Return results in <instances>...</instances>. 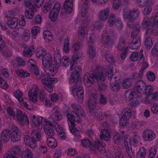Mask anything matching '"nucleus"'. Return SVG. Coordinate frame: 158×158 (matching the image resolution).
<instances>
[{"instance_id": "39448f33", "label": "nucleus", "mask_w": 158, "mask_h": 158, "mask_svg": "<svg viewBox=\"0 0 158 158\" xmlns=\"http://www.w3.org/2000/svg\"><path fill=\"white\" fill-rule=\"evenodd\" d=\"M70 61V59L68 56H64L62 57L59 51L55 52L54 62L56 67H59L60 64L64 67L69 66Z\"/></svg>"}, {"instance_id": "c756f323", "label": "nucleus", "mask_w": 158, "mask_h": 158, "mask_svg": "<svg viewBox=\"0 0 158 158\" xmlns=\"http://www.w3.org/2000/svg\"><path fill=\"white\" fill-rule=\"evenodd\" d=\"M18 19L17 18H14L11 20H9L7 24L10 27L15 28L18 25Z\"/></svg>"}, {"instance_id": "3c124183", "label": "nucleus", "mask_w": 158, "mask_h": 158, "mask_svg": "<svg viewBox=\"0 0 158 158\" xmlns=\"http://www.w3.org/2000/svg\"><path fill=\"white\" fill-rule=\"evenodd\" d=\"M79 77V75L73 73L69 77L70 81L71 82H72V81H73V82L77 83L79 81H78Z\"/></svg>"}, {"instance_id": "f3484780", "label": "nucleus", "mask_w": 158, "mask_h": 158, "mask_svg": "<svg viewBox=\"0 0 158 158\" xmlns=\"http://www.w3.org/2000/svg\"><path fill=\"white\" fill-rule=\"evenodd\" d=\"M141 45L140 37L138 36L136 39H132V43L130 45V48L132 49H137Z\"/></svg>"}, {"instance_id": "9d476101", "label": "nucleus", "mask_w": 158, "mask_h": 158, "mask_svg": "<svg viewBox=\"0 0 158 158\" xmlns=\"http://www.w3.org/2000/svg\"><path fill=\"white\" fill-rule=\"evenodd\" d=\"M10 131L11 140L13 142L19 141L20 139L21 135L18 128L16 126L13 125L10 129Z\"/></svg>"}, {"instance_id": "9b49d317", "label": "nucleus", "mask_w": 158, "mask_h": 158, "mask_svg": "<svg viewBox=\"0 0 158 158\" xmlns=\"http://www.w3.org/2000/svg\"><path fill=\"white\" fill-rule=\"evenodd\" d=\"M39 91V89L37 85L34 87L29 91L28 92V96L29 100L32 101L34 103L37 102V93Z\"/></svg>"}, {"instance_id": "4468645a", "label": "nucleus", "mask_w": 158, "mask_h": 158, "mask_svg": "<svg viewBox=\"0 0 158 158\" xmlns=\"http://www.w3.org/2000/svg\"><path fill=\"white\" fill-rule=\"evenodd\" d=\"M47 123L52 128H54L55 129L57 132L59 134L60 138L63 140L66 139V136L65 133L60 126L58 124L54 125V124L50 121H48Z\"/></svg>"}, {"instance_id": "37998d69", "label": "nucleus", "mask_w": 158, "mask_h": 158, "mask_svg": "<svg viewBox=\"0 0 158 158\" xmlns=\"http://www.w3.org/2000/svg\"><path fill=\"white\" fill-rule=\"evenodd\" d=\"M58 14V12H56L52 10L49 15V18L52 21L54 22L56 19Z\"/></svg>"}, {"instance_id": "b1692460", "label": "nucleus", "mask_w": 158, "mask_h": 158, "mask_svg": "<svg viewBox=\"0 0 158 158\" xmlns=\"http://www.w3.org/2000/svg\"><path fill=\"white\" fill-rule=\"evenodd\" d=\"M31 119V121L37 128L39 129H41L42 128V117H41L36 118L35 116H32Z\"/></svg>"}, {"instance_id": "09e8293b", "label": "nucleus", "mask_w": 158, "mask_h": 158, "mask_svg": "<svg viewBox=\"0 0 158 158\" xmlns=\"http://www.w3.org/2000/svg\"><path fill=\"white\" fill-rule=\"evenodd\" d=\"M121 4V0H113L112 8L114 10H117L120 6Z\"/></svg>"}, {"instance_id": "a19ab883", "label": "nucleus", "mask_w": 158, "mask_h": 158, "mask_svg": "<svg viewBox=\"0 0 158 158\" xmlns=\"http://www.w3.org/2000/svg\"><path fill=\"white\" fill-rule=\"evenodd\" d=\"M44 37L45 41L48 42L52 39V34L48 31H45L43 32Z\"/></svg>"}, {"instance_id": "a211bd4d", "label": "nucleus", "mask_w": 158, "mask_h": 158, "mask_svg": "<svg viewBox=\"0 0 158 158\" xmlns=\"http://www.w3.org/2000/svg\"><path fill=\"white\" fill-rule=\"evenodd\" d=\"M10 132L9 130L5 129L3 130L1 135V139L2 142H6L9 140L10 136Z\"/></svg>"}, {"instance_id": "0e129e2a", "label": "nucleus", "mask_w": 158, "mask_h": 158, "mask_svg": "<svg viewBox=\"0 0 158 158\" xmlns=\"http://www.w3.org/2000/svg\"><path fill=\"white\" fill-rule=\"evenodd\" d=\"M17 72L18 75L21 77H27L29 75L28 72H25L23 70H19Z\"/></svg>"}, {"instance_id": "680f3d73", "label": "nucleus", "mask_w": 158, "mask_h": 158, "mask_svg": "<svg viewBox=\"0 0 158 158\" xmlns=\"http://www.w3.org/2000/svg\"><path fill=\"white\" fill-rule=\"evenodd\" d=\"M123 115L131 118L132 116L131 110L129 108H125L123 110Z\"/></svg>"}, {"instance_id": "4d7b16f0", "label": "nucleus", "mask_w": 158, "mask_h": 158, "mask_svg": "<svg viewBox=\"0 0 158 158\" xmlns=\"http://www.w3.org/2000/svg\"><path fill=\"white\" fill-rule=\"evenodd\" d=\"M46 51L45 49L43 48H40L39 49L38 52L36 54V56L38 58H40L41 56H44L45 54Z\"/></svg>"}, {"instance_id": "393cba45", "label": "nucleus", "mask_w": 158, "mask_h": 158, "mask_svg": "<svg viewBox=\"0 0 158 158\" xmlns=\"http://www.w3.org/2000/svg\"><path fill=\"white\" fill-rule=\"evenodd\" d=\"M140 26L138 24L134 27L131 34V37L133 39H136L138 36L140 37L139 33L140 31Z\"/></svg>"}, {"instance_id": "dca6fc26", "label": "nucleus", "mask_w": 158, "mask_h": 158, "mask_svg": "<svg viewBox=\"0 0 158 158\" xmlns=\"http://www.w3.org/2000/svg\"><path fill=\"white\" fill-rule=\"evenodd\" d=\"M83 81L85 85L87 87L91 86L94 82V77L87 73L83 77Z\"/></svg>"}, {"instance_id": "c85d7f7f", "label": "nucleus", "mask_w": 158, "mask_h": 158, "mask_svg": "<svg viewBox=\"0 0 158 158\" xmlns=\"http://www.w3.org/2000/svg\"><path fill=\"white\" fill-rule=\"evenodd\" d=\"M46 125H44V129L45 134L48 136L51 137L54 135V132L52 128H51L48 125H49L46 123Z\"/></svg>"}, {"instance_id": "f03ea898", "label": "nucleus", "mask_w": 158, "mask_h": 158, "mask_svg": "<svg viewBox=\"0 0 158 158\" xmlns=\"http://www.w3.org/2000/svg\"><path fill=\"white\" fill-rule=\"evenodd\" d=\"M52 55L47 53L43 57L42 63L44 67L48 70V73L50 75L54 76L57 73V68L52 66Z\"/></svg>"}, {"instance_id": "4be33fe9", "label": "nucleus", "mask_w": 158, "mask_h": 158, "mask_svg": "<svg viewBox=\"0 0 158 158\" xmlns=\"http://www.w3.org/2000/svg\"><path fill=\"white\" fill-rule=\"evenodd\" d=\"M46 142L48 145L51 148H55L57 145V142L56 139L52 137H49L47 138Z\"/></svg>"}, {"instance_id": "5fc2aeb1", "label": "nucleus", "mask_w": 158, "mask_h": 158, "mask_svg": "<svg viewBox=\"0 0 158 158\" xmlns=\"http://www.w3.org/2000/svg\"><path fill=\"white\" fill-rule=\"evenodd\" d=\"M139 62L140 64H142L143 68L144 70L148 67V64L146 61L145 60L144 57L143 56H140Z\"/></svg>"}, {"instance_id": "e433bc0d", "label": "nucleus", "mask_w": 158, "mask_h": 158, "mask_svg": "<svg viewBox=\"0 0 158 158\" xmlns=\"http://www.w3.org/2000/svg\"><path fill=\"white\" fill-rule=\"evenodd\" d=\"M102 134L100 136L101 139H104L106 141L109 140V134L108 131L105 129H102L101 131Z\"/></svg>"}, {"instance_id": "338daca9", "label": "nucleus", "mask_w": 158, "mask_h": 158, "mask_svg": "<svg viewBox=\"0 0 158 158\" xmlns=\"http://www.w3.org/2000/svg\"><path fill=\"white\" fill-rule=\"evenodd\" d=\"M23 39L25 41H27L30 39V32L28 30H25L23 32Z\"/></svg>"}, {"instance_id": "0eeeda50", "label": "nucleus", "mask_w": 158, "mask_h": 158, "mask_svg": "<svg viewBox=\"0 0 158 158\" xmlns=\"http://www.w3.org/2000/svg\"><path fill=\"white\" fill-rule=\"evenodd\" d=\"M139 14V10L134 9L132 10L126 9L123 12V15L125 19L130 20H134L137 18Z\"/></svg>"}, {"instance_id": "aec40b11", "label": "nucleus", "mask_w": 158, "mask_h": 158, "mask_svg": "<svg viewBox=\"0 0 158 158\" xmlns=\"http://www.w3.org/2000/svg\"><path fill=\"white\" fill-rule=\"evenodd\" d=\"M109 15V8H106L100 12L98 15L99 19L101 21L106 20Z\"/></svg>"}, {"instance_id": "2eb2a0df", "label": "nucleus", "mask_w": 158, "mask_h": 158, "mask_svg": "<svg viewBox=\"0 0 158 158\" xmlns=\"http://www.w3.org/2000/svg\"><path fill=\"white\" fill-rule=\"evenodd\" d=\"M88 43V53L89 57L93 59L96 56V51L93 41L91 37H89Z\"/></svg>"}, {"instance_id": "052dcab7", "label": "nucleus", "mask_w": 158, "mask_h": 158, "mask_svg": "<svg viewBox=\"0 0 158 158\" xmlns=\"http://www.w3.org/2000/svg\"><path fill=\"white\" fill-rule=\"evenodd\" d=\"M147 76L148 80L152 81H154L156 77L154 73L151 71L147 73Z\"/></svg>"}, {"instance_id": "ddd939ff", "label": "nucleus", "mask_w": 158, "mask_h": 158, "mask_svg": "<svg viewBox=\"0 0 158 158\" xmlns=\"http://www.w3.org/2000/svg\"><path fill=\"white\" fill-rule=\"evenodd\" d=\"M97 97L98 95L95 93H93L91 94L88 102V106L90 110H93L95 108Z\"/></svg>"}, {"instance_id": "bb28decb", "label": "nucleus", "mask_w": 158, "mask_h": 158, "mask_svg": "<svg viewBox=\"0 0 158 158\" xmlns=\"http://www.w3.org/2000/svg\"><path fill=\"white\" fill-rule=\"evenodd\" d=\"M31 137L36 141H39L42 137L41 134L38 131L34 130L31 132Z\"/></svg>"}, {"instance_id": "72a5a7b5", "label": "nucleus", "mask_w": 158, "mask_h": 158, "mask_svg": "<svg viewBox=\"0 0 158 158\" xmlns=\"http://www.w3.org/2000/svg\"><path fill=\"white\" fill-rule=\"evenodd\" d=\"M130 118L123 115L120 118L119 124L122 126H125L129 123V120Z\"/></svg>"}, {"instance_id": "6ab92c4d", "label": "nucleus", "mask_w": 158, "mask_h": 158, "mask_svg": "<svg viewBox=\"0 0 158 158\" xmlns=\"http://www.w3.org/2000/svg\"><path fill=\"white\" fill-rule=\"evenodd\" d=\"M24 141L25 144L31 148H34L36 146L35 140L31 137H26L24 138Z\"/></svg>"}, {"instance_id": "20e7f679", "label": "nucleus", "mask_w": 158, "mask_h": 158, "mask_svg": "<svg viewBox=\"0 0 158 158\" xmlns=\"http://www.w3.org/2000/svg\"><path fill=\"white\" fill-rule=\"evenodd\" d=\"M111 60V61L112 63V65H110L109 66V75L110 76H109L111 78L110 80V87H111V89L114 91H117L120 89V86L119 83L116 81L115 80L116 78L117 77H114L113 78V71L114 70V68L113 65L115 62V60L114 58L112 56L109 57V61Z\"/></svg>"}, {"instance_id": "69168bd1", "label": "nucleus", "mask_w": 158, "mask_h": 158, "mask_svg": "<svg viewBox=\"0 0 158 158\" xmlns=\"http://www.w3.org/2000/svg\"><path fill=\"white\" fill-rule=\"evenodd\" d=\"M30 70L32 73L36 76L39 75L40 74L39 70L36 66L34 67H31Z\"/></svg>"}, {"instance_id": "603ef678", "label": "nucleus", "mask_w": 158, "mask_h": 158, "mask_svg": "<svg viewBox=\"0 0 158 158\" xmlns=\"http://www.w3.org/2000/svg\"><path fill=\"white\" fill-rule=\"evenodd\" d=\"M135 94L134 92L130 90H127L125 94V96L127 100H131L133 98Z\"/></svg>"}, {"instance_id": "58836bf2", "label": "nucleus", "mask_w": 158, "mask_h": 158, "mask_svg": "<svg viewBox=\"0 0 158 158\" xmlns=\"http://www.w3.org/2000/svg\"><path fill=\"white\" fill-rule=\"evenodd\" d=\"M144 70V69H142L139 70L138 73H135L133 75V78L134 80H135L140 79L143 77V73Z\"/></svg>"}, {"instance_id": "864d4df0", "label": "nucleus", "mask_w": 158, "mask_h": 158, "mask_svg": "<svg viewBox=\"0 0 158 158\" xmlns=\"http://www.w3.org/2000/svg\"><path fill=\"white\" fill-rule=\"evenodd\" d=\"M51 3L48 1V2L46 3L42 8V10L43 11L46 13L48 12L49 11L52 7Z\"/></svg>"}, {"instance_id": "13d9d810", "label": "nucleus", "mask_w": 158, "mask_h": 158, "mask_svg": "<svg viewBox=\"0 0 158 158\" xmlns=\"http://www.w3.org/2000/svg\"><path fill=\"white\" fill-rule=\"evenodd\" d=\"M150 23H151L150 20L149 18L147 17L144 18L142 24L143 27L145 28H147L149 27Z\"/></svg>"}, {"instance_id": "7ed1b4c3", "label": "nucleus", "mask_w": 158, "mask_h": 158, "mask_svg": "<svg viewBox=\"0 0 158 158\" xmlns=\"http://www.w3.org/2000/svg\"><path fill=\"white\" fill-rule=\"evenodd\" d=\"M102 69L99 67H97L94 70L93 73L94 77L97 80L98 82L99 90L101 91L104 90L107 88V86L104 85L103 81L106 78V75L103 73L102 71Z\"/></svg>"}, {"instance_id": "8fccbe9b", "label": "nucleus", "mask_w": 158, "mask_h": 158, "mask_svg": "<svg viewBox=\"0 0 158 158\" xmlns=\"http://www.w3.org/2000/svg\"><path fill=\"white\" fill-rule=\"evenodd\" d=\"M83 90L82 86L81 85V82L79 81L77 83H76L73 87L72 89V92L74 93L75 90L76 91H80Z\"/></svg>"}, {"instance_id": "5701e85b", "label": "nucleus", "mask_w": 158, "mask_h": 158, "mask_svg": "<svg viewBox=\"0 0 158 158\" xmlns=\"http://www.w3.org/2000/svg\"><path fill=\"white\" fill-rule=\"evenodd\" d=\"M146 86V84L142 81H139L137 82L136 88L137 90L140 93H144V91Z\"/></svg>"}, {"instance_id": "ea45409f", "label": "nucleus", "mask_w": 158, "mask_h": 158, "mask_svg": "<svg viewBox=\"0 0 158 158\" xmlns=\"http://www.w3.org/2000/svg\"><path fill=\"white\" fill-rule=\"evenodd\" d=\"M144 44L146 48L148 49L152 47L153 44L150 37L148 36L146 38Z\"/></svg>"}, {"instance_id": "4c0bfd02", "label": "nucleus", "mask_w": 158, "mask_h": 158, "mask_svg": "<svg viewBox=\"0 0 158 158\" xmlns=\"http://www.w3.org/2000/svg\"><path fill=\"white\" fill-rule=\"evenodd\" d=\"M123 138H124V143L126 148H131L130 136L128 135H125Z\"/></svg>"}, {"instance_id": "473e14b6", "label": "nucleus", "mask_w": 158, "mask_h": 158, "mask_svg": "<svg viewBox=\"0 0 158 158\" xmlns=\"http://www.w3.org/2000/svg\"><path fill=\"white\" fill-rule=\"evenodd\" d=\"M32 153L29 149L27 148L23 152L21 158H32Z\"/></svg>"}, {"instance_id": "2f4dec72", "label": "nucleus", "mask_w": 158, "mask_h": 158, "mask_svg": "<svg viewBox=\"0 0 158 158\" xmlns=\"http://www.w3.org/2000/svg\"><path fill=\"white\" fill-rule=\"evenodd\" d=\"M113 139L114 142L116 144H118L122 141L123 135L117 133L114 135Z\"/></svg>"}, {"instance_id": "de8ad7c7", "label": "nucleus", "mask_w": 158, "mask_h": 158, "mask_svg": "<svg viewBox=\"0 0 158 158\" xmlns=\"http://www.w3.org/2000/svg\"><path fill=\"white\" fill-rule=\"evenodd\" d=\"M154 89V87L150 85H146L144 91V94H145L148 96H150L153 92Z\"/></svg>"}, {"instance_id": "423d86ee", "label": "nucleus", "mask_w": 158, "mask_h": 158, "mask_svg": "<svg viewBox=\"0 0 158 158\" xmlns=\"http://www.w3.org/2000/svg\"><path fill=\"white\" fill-rule=\"evenodd\" d=\"M82 143L84 147L89 148L90 150L94 151H96V150L97 149L101 153H102V151L105 145H103L102 143H100L98 140L95 141L94 145L91 143L90 141L88 139L83 140L82 141Z\"/></svg>"}, {"instance_id": "7c9ffc66", "label": "nucleus", "mask_w": 158, "mask_h": 158, "mask_svg": "<svg viewBox=\"0 0 158 158\" xmlns=\"http://www.w3.org/2000/svg\"><path fill=\"white\" fill-rule=\"evenodd\" d=\"M146 153V150L144 147H142L140 148L137 152V158H144Z\"/></svg>"}, {"instance_id": "c9c22d12", "label": "nucleus", "mask_w": 158, "mask_h": 158, "mask_svg": "<svg viewBox=\"0 0 158 158\" xmlns=\"http://www.w3.org/2000/svg\"><path fill=\"white\" fill-rule=\"evenodd\" d=\"M74 92L76 93L78 102L80 103L82 102L84 100V90H81L80 91H76V90H75Z\"/></svg>"}, {"instance_id": "6e6d98bb", "label": "nucleus", "mask_w": 158, "mask_h": 158, "mask_svg": "<svg viewBox=\"0 0 158 158\" xmlns=\"http://www.w3.org/2000/svg\"><path fill=\"white\" fill-rule=\"evenodd\" d=\"M8 152L15 155L20 152V150L18 146H15L12 148Z\"/></svg>"}, {"instance_id": "f8f14e48", "label": "nucleus", "mask_w": 158, "mask_h": 158, "mask_svg": "<svg viewBox=\"0 0 158 158\" xmlns=\"http://www.w3.org/2000/svg\"><path fill=\"white\" fill-rule=\"evenodd\" d=\"M143 135L144 139L146 141H150L156 137L154 132L150 129H147L144 130Z\"/></svg>"}, {"instance_id": "c03bdc74", "label": "nucleus", "mask_w": 158, "mask_h": 158, "mask_svg": "<svg viewBox=\"0 0 158 158\" xmlns=\"http://www.w3.org/2000/svg\"><path fill=\"white\" fill-rule=\"evenodd\" d=\"M117 20L115 15L114 14H111L109 16V27H112L115 25Z\"/></svg>"}, {"instance_id": "49530a36", "label": "nucleus", "mask_w": 158, "mask_h": 158, "mask_svg": "<svg viewBox=\"0 0 158 158\" xmlns=\"http://www.w3.org/2000/svg\"><path fill=\"white\" fill-rule=\"evenodd\" d=\"M132 81L131 79L128 78L124 79L123 82V86L125 88L127 89L130 87L132 84Z\"/></svg>"}, {"instance_id": "412c9836", "label": "nucleus", "mask_w": 158, "mask_h": 158, "mask_svg": "<svg viewBox=\"0 0 158 158\" xmlns=\"http://www.w3.org/2000/svg\"><path fill=\"white\" fill-rule=\"evenodd\" d=\"M73 0H66L64 5V7L65 10L69 14L73 10Z\"/></svg>"}, {"instance_id": "6e6552de", "label": "nucleus", "mask_w": 158, "mask_h": 158, "mask_svg": "<svg viewBox=\"0 0 158 158\" xmlns=\"http://www.w3.org/2000/svg\"><path fill=\"white\" fill-rule=\"evenodd\" d=\"M58 108L57 107H55L53 108V109L55 110L53 113L52 114L49 116V118L50 120L47 121H46V123H47L48 121H50L54 124V125L57 124L55 123L56 122L62 119V115L58 110Z\"/></svg>"}, {"instance_id": "79ce46f5", "label": "nucleus", "mask_w": 158, "mask_h": 158, "mask_svg": "<svg viewBox=\"0 0 158 158\" xmlns=\"http://www.w3.org/2000/svg\"><path fill=\"white\" fill-rule=\"evenodd\" d=\"M30 9V10L26 9L25 11V16L26 18L30 19H32L34 15V13L33 12L34 10H33L32 8Z\"/></svg>"}, {"instance_id": "e2e57ef3", "label": "nucleus", "mask_w": 158, "mask_h": 158, "mask_svg": "<svg viewBox=\"0 0 158 158\" xmlns=\"http://www.w3.org/2000/svg\"><path fill=\"white\" fill-rule=\"evenodd\" d=\"M40 31V28L38 27L34 26L31 29V34L34 38H35L36 35Z\"/></svg>"}, {"instance_id": "1a4fd4ad", "label": "nucleus", "mask_w": 158, "mask_h": 158, "mask_svg": "<svg viewBox=\"0 0 158 158\" xmlns=\"http://www.w3.org/2000/svg\"><path fill=\"white\" fill-rule=\"evenodd\" d=\"M17 120L23 125H28L29 121L27 114L20 110L17 111L16 115Z\"/></svg>"}, {"instance_id": "774afa93", "label": "nucleus", "mask_w": 158, "mask_h": 158, "mask_svg": "<svg viewBox=\"0 0 158 158\" xmlns=\"http://www.w3.org/2000/svg\"><path fill=\"white\" fill-rule=\"evenodd\" d=\"M151 23H152V26H153L154 25H156V27L158 26V16L155 17H152L150 19Z\"/></svg>"}, {"instance_id": "f704fd0d", "label": "nucleus", "mask_w": 158, "mask_h": 158, "mask_svg": "<svg viewBox=\"0 0 158 158\" xmlns=\"http://www.w3.org/2000/svg\"><path fill=\"white\" fill-rule=\"evenodd\" d=\"M34 52V47L32 46H31L27 50H24L23 51V53L24 56L30 57L32 55L33 53Z\"/></svg>"}, {"instance_id": "a878e982", "label": "nucleus", "mask_w": 158, "mask_h": 158, "mask_svg": "<svg viewBox=\"0 0 158 158\" xmlns=\"http://www.w3.org/2000/svg\"><path fill=\"white\" fill-rule=\"evenodd\" d=\"M109 41V34L107 31H104L102 35V42L105 46H107Z\"/></svg>"}, {"instance_id": "a18cd8bd", "label": "nucleus", "mask_w": 158, "mask_h": 158, "mask_svg": "<svg viewBox=\"0 0 158 158\" xmlns=\"http://www.w3.org/2000/svg\"><path fill=\"white\" fill-rule=\"evenodd\" d=\"M69 39L67 38L65 40L64 42L63 50L64 52L67 53L69 52Z\"/></svg>"}, {"instance_id": "bf43d9fd", "label": "nucleus", "mask_w": 158, "mask_h": 158, "mask_svg": "<svg viewBox=\"0 0 158 158\" xmlns=\"http://www.w3.org/2000/svg\"><path fill=\"white\" fill-rule=\"evenodd\" d=\"M125 40L123 38H120L117 46V48L119 50L121 51L122 50L125 46Z\"/></svg>"}, {"instance_id": "f257e3e1", "label": "nucleus", "mask_w": 158, "mask_h": 158, "mask_svg": "<svg viewBox=\"0 0 158 158\" xmlns=\"http://www.w3.org/2000/svg\"><path fill=\"white\" fill-rule=\"evenodd\" d=\"M73 111L71 114H68L67 115L68 120L70 122L72 126L74 125V121L80 123L82 122V119L80 116L84 117L85 112L84 109L78 105L74 103L71 105Z\"/></svg>"}, {"instance_id": "cd10ccee", "label": "nucleus", "mask_w": 158, "mask_h": 158, "mask_svg": "<svg viewBox=\"0 0 158 158\" xmlns=\"http://www.w3.org/2000/svg\"><path fill=\"white\" fill-rule=\"evenodd\" d=\"M85 26L80 27L78 29V37L80 40H82L85 36Z\"/></svg>"}]
</instances>
